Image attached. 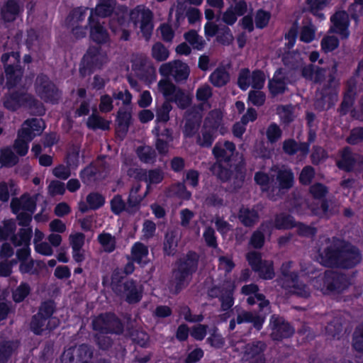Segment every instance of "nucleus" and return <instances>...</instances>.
<instances>
[{"mask_svg": "<svg viewBox=\"0 0 363 363\" xmlns=\"http://www.w3.org/2000/svg\"><path fill=\"white\" fill-rule=\"evenodd\" d=\"M94 331L100 334L121 335L124 324L113 312H105L95 316L91 320Z\"/></svg>", "mask_w": 363, "mask_h": 363, "instance_id": "nucleus-8", "label": "nucleus"}, {"mask_svg": "<svg viewBox=\"0 0 363 363\" xmlns=\"http://www.w3.org/2000/svg\"><path fill=\"white\" fill-rule=\"evenodd\" d=\"M246 260L253 272L258 274L264 280H271L275 277L274 262L262 259V254L257 251H250L246 254Z\"/></svg>", "mask_w": 363, "mask_h": 363, "instance_id": "nucleus-10", "label": "nucleus"}, {"mask_svg": "<svg viewBox=\"0 0 363 363\" xmlns=\"http://www.w3.org/2000/svg\"><path fill=\"white\" fill-rule=\"evenodd\" d=\"M76 359L77 363H90L93 357V350L87 344H82L77 349Z\"/></svg>", "mask_w": 363, "mask_h": 363, "instance_id": "nucleus-52", "label": "nucleus"}, {"mask_svg": "<svg viewBox=\"0 0 363 363\" xmlns=\"http://www.w3.org/2000/svg\"><path fill=\"white\" fill-rule=\"evenodd\" d=\"M254 179L255 183L261 186L263 191L269 192V197L272 199V186H270V183L272 179H271L269 174L264 172L259 171L255 174Z\"/></svg>", "mask_w": 363, "mask_h": 363, "instance_id": "nucleus-50", "label": "nucleus"}, {"mask_svg": "<svg viewBox=\"0 0 363 363\" xmlns=\"http://www.w3.org/2000/svg\"><path fill=\"white\" fill-rule=\"evenodd\" d=\"M116 0H99L94 9L91 10V14L96 17L107 18L111 16L116 11Z\"/></svg>", "mask_w": 363, "mask_h": 363, "instance_id": "nucleus-29", "label": "nucleus"}, {"mask_svg": "<svg viewBox=\"0 0 363 363\" xmlns=\"http://www.w3.org/2000/svg\"><path fill=\"white\" fill-rule=\"evenodd\" d=\"M294 173L291 169H279L275 179H272L274 184L271 189L272 200H277L291 188L294 184Z\"/></svg>", "mask_w": 363, "mask_h": 363, "instance_id": "nucleus-15", "label": "nucleus"}, {"mask_svg": "<svg viewBox=\"0 0 363 363\" xmlns=\"http://www.w3.org/2000/svg\"><path fill=\"white\" fill-rule=\"evenodd\" d=\"M32 235L33 230L31 228H20L18 234L14 235L11 238V242L16 247L21 245L29 246Z\"/></svg>", "mask_w": 363, "mask_h": 363, "instance_id": "nucleus-39", "label": "nucleus"}, {"mask_svg": "<svg viewBox=\"0 0 363 363\" xmlns=\"http://www.w3.org/2000/svg\"><path fill=\"white\" fill-rule=\"evenodd\" d=\"M274 227L277 230H288L295 227L293 217L284 213L277 214L274 220Z\"/></svg>", "mask_w": 363, "mask_h": 363, "instance_id": "nucleus-43", "label": "nucleus"}, {"mask_svg": "<svg viewBox=\"0 0 363 363\" xmlns=\"http://www.w3.org/2000/svg\"><path fill=\"white\" fill-rule=\"evenodd\" d=\"M129 19L135 26L140 23V32L146 40L150 38L154 26L153 13L150 9L145 8L143 6H137L130 11Z\"/></svg>", "mask_w": 363, "mask_h": 363, "instance_id": "nucleus-11", "label": "nucleus"}, {"mask_svg": "<svg viewBox=\"0 0 363 363\" xmlns=\"http://www.w3.org/2000/svg\"><path fill=\"white\" fill-rule=\"evenodd\" d=\"M233 40V35L230 28L220 25L219 32L216 35V40L221 45H230Z\"/></svg>", "mask_w": 363, "mask_h": 363, "instance_id": "nucleus-61", "label": "nucleus"}, {"mask_svg": "<svg viewBox=\"0 0 363 363\" xmlns=\"http://www.w3.org/2000/svg\"><path fill=\"white\" fill-rule=\"evenodd\" d=\"M56 305L53 300L42 301L38 312L31 317L30 329L35 335H42L48 330L52 332L60 325V320L54 317Z\"/></svg>", "mask_w": 363, "mask_h": 363, "instance_id": "nucleus-4", "label": "nucleus"}, {"mask_svg": "<svg viewBox=\"0 0 363 363\" xmlns=\"http://www.w3.org/2000/svg\"><path fill=\"white\" fill-rule=\"evenodd\" d=\"M184 38L194 49L201 50L204 47L205 41L202 37L199 36L197 31L194 29L184 33Z\"/></svg>", "mask_w": 363, "mask_h": 363, "instance_id": "nucleus-46", "label": "nucleus"}, {"mask_svg": "<svg viewBox=\"0 0 363 363\" xmlns=\"http://www.w3.org/2000/svg\"><path fill=\"white\" fill-rule=\"evenodd\" d=\"M35 91L45 103L57 104L62 97V91L49 77L44 74L38 75L35 81Z\"/></svg>", "mask_w": 363, "mask_h": 363, "instance_id": "nucleus-9", "label": "nucleus"}, {"mask_svg": "<svg viewBox=\"0 0 363 363\" xmlns=\"http://www.w3.org/2000/svg\"><path fill=\"white\" fill-rule=\"evenodd\" d=\"M235 284L231 281H227V289H225L224 293L218 299L223 311H228L233 306L235 303Z\"/></svg>", "mask_w": 363, "mask_h": 363, "instance_id": "nucleus-34", "label": "nucleus"}, {"mask_svg": "<svg viewBox=\"0 0 363 363\" xmlns=\"http://www.w3.org/2000/svg\"><path fill=\"white\" fill-rule=\"evenodd\" d=\"M158 89L166 99L169 101L173 97L179 87L174 85L168 78L160 79L158 82Z\"/></svg>", "mask_w": 363, "mask_h": 363, "instance_id": "nucleus-42", "label": "nucleus"}, {"mask_svg": "<svg viewBox=\"0 0 363 363\" xmlns=\"http://www.w3.org/2000/svg\"><path fill=\"white\" fill-rule=\"evenodd\" d=\"M3 106L11 112H16L23 108L29 111L32 116H43L45 108L42 102L32 94L24 89L9 90L2 98Z\"/></svg>", "mask_w": 363, "mask_h": 363, "instance_id": "nucleus-3", "label": "nucleus"}, {"mask_svg": "<svg viewBox=\"0 0 363 363\" xmlns=\"http://www.w3.org/2000/svg\"><path fill=\"white\" fill-rule=\"evenodd\" d=\"M199 127L200 121L194 118H187L183 129L184 136L186 138H193L198 132Z\"/></svg>", "mask_w": 363, "mask_h": 363, "instance_id": "nucleus-58", "label": "nucleus"}, {"mask_svg": "<svg viewBox=\"0 0 363 363\" xmlns=\"http://www.w3.org/2000/svg\"><path fill=\"white\" fill-rule=\"evenodd\" d=\"M148 255L147 246L143 242H136L131 247L130 257H128V259H133V262H135L141 267H144L148 263Z\"/></svg>", "mask_w": 363, "mask_h": 363, "instance_id": "nucleus-25", "label": "nucleus"}, {"mask_svg": "<svg viewBox=\"0 0 363 363\" xmlns=\"http://www.w3.org/2000/svg\"><path fill=\"white\" fill-rule=\"evenodd\" d=\"M178 242L176 235L173 233H166L163 244V252L165 255L173 256L177 252Z\"/></svg>", "mask_w": 363, "mask_h": 363, "instance_id": "nucleus-49", "label": "nucleus"}, {"mask_svg": "<svg viewBox=\"0 0 363 363\" xmlns=\"http://www.w3.org/2000/svg\"><path fill=\"white\" fill-rule=\"evenodd\" d=\"M282 135V130L274 122L271 123L266 130V136L269 143L274 144L278 142Z\"/></svg>", "mask_w": 363, "mask_h": 363, "instance_id": "nucleus-60", "label": "nucleus"}, {"mask_svg": "<svg viewBox=\"0 0 363 363\" xmlns=\"http://www.w3.org/2000/svg\"><path fill=\"white\" fill-rule=\"evenodd\" d=\"M111 211L116 215L119 216L123 212L128 213L127 203L123 199L121 194H116L110 201Z\"/></svg>", "mask_w": 363, "mask_h": 363, "instance_id": "nucleus-48", "label": "nucleus"}, {"mask_svg": "<svg viewBox=\"0 0 363 363\" xmlns=\"http://www.w3.org/2000/svg\"><path fill=\"white\" fill-rule=\"evenodd\" d=\"M86 203L91 210H98L105 203V197L99 192H91L86 196Z\"/></svg>", "mask_w": 363, "mask_h": 363, "instance_id": "nucleus-57", "label": "nucleus"}, {"mask_svg": "<svg viewBox=\"0 0 363 363\" xmlns=\"http://www.w3.org/2000/svg\"><path fill=\"white\" fill-rule=\"evenodd\" d=\"M21 12V7L17 0H7L0 11L1 18L6 23L13 22Z\"/></svg>", "mask_w": 363, "mask_h": 363, "instance_id": "nucleus-26", "label": "nucleus"}, {"mask_svg": "<svg viewBox=\"0 0 363 363\" xmlns=\"http://www.w3.org/2000/svg\"><path fill=\"white\" fill-rule=\"evenodd\" d=\"M352 347L356 351L363 352V323L357 327L354 332Z\"/></svg>", "mask_w": 363, "mask_h": 363, "instance_id": "nucleus-64", "label": "nucleus"}, {"mask_svg": "<svg viewBox=\"0 0 363 363\" xmlns=\"http://www.w3.org/2000/svg\"><path fill=\"white\" fill-rule=\"evenodd\" d=\"M159 72L161 76L166 78L172 76L175 82L179 84L187 80L190 68L186 63L177 60L161 65Z\"/></svg>", "mask_w": 363, "mask_h": 363, "instance_id": "nucleus-13", "label": "nucleus"}, {"mask_svg": "<svg viewBox=\"0 0 363 363\" xmlns=\"http://www.w3.org/2000/svg\"><path fill=\"white\" fill-rule=\"evenodd\" d=\"M45 124L42 118H30L23 121L21 128L18 130L17 138L31 142L36 136L40 135Z\"/></svg>", "mask_w": 363, "mask_h": 363, "instance_id": "nucleus-17", "label": "nucleus"}, {"mask_svg": "<svg viewBox=\"0 0 363 363\" xmlns=\"http://www.w3.org/2000/svg\"><path fill=\"white\" fill-rule=\"evenodd\" d=\"M97 240L106 252L111 253L115 250L116 242L111 233L103 232L98 235Z\"/></svg>", "mask_w": 363, "mask_h": 363, "instance_id": "nucleus-47", "label": "nucleus"}, {"mask_svg": "<svg viewBox=\"0 0 363 363\" xmlns=\"http://www.w3.org/2000/svg\"><path fill=\"white\" fill-rule=\"evenodd\" d=\"M88 26L89 28V38L99 47L110 42V35L107 29L101 24L96 17L90 15L88 18Z\"/></svg>", "mask_w": 363, "mask_h": 363, "instance_id": "nucleus-19", "label": "nucleus"}, {"mask_svg": "<svg viewBox=\"0 0 363 363\" xmlns=\"http://www.w3.org/2000/svg\"><path fill=\"white\" fill-rule=\"evenodd\" d=\"M326 241L328 245L320 253V262L323 265L350 269L361 262L360 252L354 245L334 238Z\"/></svg>", "mask_w": 363, "mask_h": 363, "instance_id": "nucleus-1", "label": "nucleus"}, {"mask_svg": "<svg viewBox=\"0 0 363 363\" xmlns=\"http://www.w3.org/2000/svg\"><path fill=\"white\" fill-rule=\"evenodd\" d=\"M172 106L169 101H164L161 105L156 106L155 121V125L167 123L169 121V113L172 110Z\"/></svg>", "mask_w": 363, "mask_h": 363, "instance_id": "nucleus-38", "label": "nucleus"}, {"mask_svg": "<svg viewBox=\"0 0 363 363\" xmlns=\"http://www.w3.org/2000/svg\"><path fill=\"white\" fill-rule=\"evenodd\" d=\"M362 164L363 155L352 153L348 147L342 150L340 159L337 161V167L347 172L352 171L356 165L362 167Z\"/></svg>", "mask_w": 363, "mask_h": 363, "instance_id": "nucleus-21", "label": "nucleus"}, {"mask_svg": "<svg viewBox=\"0 0 363 363\" xmlns=\"http://www.w3.org/2000/svg\"><path fill=\"white\" fill-rule=\"evenodd\" d=\"M240 223L246 228H252L259 221V213L255 208L242 206L238 213Z\"/></svg>", "mask_w": 363, "mask_h": 363, "instance_id": "nucleus-28", "label": "nucleus"}, {"mask_svg": "<svg viewBox=\"0 0 363 363\" xmlns=\"http://www.w3.org/2000/svg\"><path fill=\"white\" fill-rule=\"evenodd\" d=\"M107 55L101 47L90 45L83 55L79 67V74L82 78L92 74L100 69L106 61Z\"/></svg>", "mask_w": 363, "mask_h": 363, "instance_id": "nucleus-6", "label": "nucleus"}, {"mask_svg": "<svg viewBox=\"0 0 363 363\" xmlns=\"http://www.w3.org/2000/svg\"><path fill=\"white\" fill-rule=\"evenodd\" d=\"M18 347V342L11 340H0V363H8Z\"/></svg>", "mask_w": 363, "mask_h": 363, "instance_id": "nucleus-32", "label": "nucleus"}, {"mask_svg": "<svg viewBox=\"0 0 363 363\" xmlns=\"http://www.w3.org/2000/svg\"><path fill=\"white\" fill-rule=\"evenodd\" d=\"M340 206V203L335 199H323L320 207V215L322 217L328 218L339 213Z\"/></svg>", "mask_w": 363, "mask_h": 363, "instance_id": "nucleus-35", "label": "nucleus"}, {"mask_svg": "<svg viewBox=\"0 0 363 363\" xmlns=\"http://www.w3.org/2000/svg\"><path fill=\"white\" fill-rule=\"evenodd\" d=\"M19 161L16 155L9 148L1 149L0 152V163L4 167H13Z\"/></svg>", "mask_w": 363, "mask_h": 363, "instance_id": "nucleus-51", "label": "nucleus"}, {"mask_svg": "<svg viewBox=\"0 0 363 363\" xmlns=\"http://www.w3.org/2000/svg\"><path fill=\"white\" fill-rule=\"evenodd\" d=\"M209 82L215 87H223L230 81V74L222 67H217L209 76Z\"/></svg>", "mask_w": 363, "mask_h": 363, "instance_id": "nucleus-33", "label": "nucleus"}, {"mask_svg": "<svg viewBox=\"0 0 363 363\" xmlns=\"http://www.w3.org/2000/svg\"><path fill=\"white\" fill-rule=\"evenodd\" d=\"M98 172L97 167L90 164L80 172L79 175L82 182L86 185H89L95 181Z\"/></svg>", "mask_w": 363, "mask_h": 363, "instance_id": "nucleus-54", "label": "nucleus"}, {"mask_svg": "<svg viewBox=\"0 0 363 363\" xmlns=\"http://www.w3.org/2000/svg\"><path fill=\"white\" fill-rule=\"evenodd\" d=\"M144 288L137 280L128 278L120 289L115 293L130 305L138 303L143 298Z\"/></svg>", "mask_w": 363, "mask_h": 363, "instance_id": "nucleus-14", "label": "nucleus"}, {"mask_svg": "<svg viewBox=\"0 0 363 363\" xmlns=\"http://www.w3.org/2000/svg\"><path fill=\"white\" fill-rule=\"evenodd\" d=\"M16 224L12 219L4 220L2 225H0V241H6L16 235Z\"/></svg>", "mask_w": 363, "mask_h": 363, "instance_id": "nucleus-41", "label": "nucleus"}, {"mask_svg": "<svg viewBox=\"0 0 363 363\" xmlns=\"http://www.w3.org/2000/svg\"><path fill=\"white\" fill-rule=\"evenodd\" d=\"M285 39L288 40L286 43L285 52L282 57V62L286 66H289L291 69H295V50H290L295 45V21L291 23L289 32L285 35Z\"/></svg>", "mask_w": 363, "mask_h": 363, "instance_id": "nucleus-23", "label": "nucleus"}, {"mask_svg": "<svg viewBox=\"0 0 363 363\" xmlns=\"http://www.w3.org/2000/svg\"><path fill=\"white\" fill-rule=\"evenodd\" d=\"M144 197L145 196H141L140 195L129 194L127 200V206L129 215H135L140 210L141 202L143 201Z\"/></svg>", "mask_w": 363, "mask_h": 363, "instance_id": "nucleus-62", "label": "nucleus"}, {"mask_svg": "<svg viewBox=\"0 0 363 363\" xmlns=\"http://www.w3.org/2000/svg\"><path fill=\"white\" fill-rule=\"evenodd\" d=\"M271 328L270 337L274 341H281L290 337L294 333V329L289 322L283 317L272 315L269 320Z\"/></svg>", "mask_w": 363, "mask_h": 363, "instance_id": "nucleus-18", "label": "nucleus"}, {"mask_svg": "<svg viewBox=\"0 0 363 363\" xmlns=\"http://www.w3.org/2000/svg\"><path fill=\"white\" fill-rule=\"evenodd\" d=\"M338 82L335 77L331 76L328 79V84L320 90H318L315 94L314 106L318 111H323L330 108L337 100L336 88Z\"/></svg>", "mask_w": 363, "mask_h": 363, "instance_id": "nucleus-12", "label": "nucleus"}, {"mask_svg": "<svg viewBox=\"0 0 363 363\" xmlns=\"http://www.w3.org/2000/svg\"><path fill=\"white\" fill-rule=\"evenodd\" d=\"M133 342L141 347L146 348L149 345V335L140 330H133L130 334Z\"/></svg>", "mask_w": 363, "mask_h": 363, "instance_id": "nucleus-55", "label": "nucleus"}, {"mask_svg": "<svg viewBox=\"0 0 363 363\" xmlns=\"http://www.w3.org/2000/svg\"><path fill=\"white\" fill-rule=\"evenodd\" d=\"M169 55V50L162 43L157 42L152 45V56L157 62L165 61Z\"/></svg>", "mask_w": 363, "mask_h": 363, "instance_id": "nucleus-56", "label": "nucleus"}, {"mask_svg": "<svg viewBox=\"0 0 363 363\" xmlns=\"http://www.w3.org/2000/svg\"><path fill=\"white\" fill-rule=\"evenodd\" d=\"M174 102L182 110L187 108L191 104V98L183 89L179 88L173 97L169 99V103Z\"/></svg>", "mask_w": 363, "mask_h": 363, "instance_id": "nucleus-45", "label": "nucleus"}, {"mask_svg": "<svg viewBox=\"0 0 363 363\" xmlns=\"http://www.w3.org/2000/svg\"><path fill=\"white\" fill-rule=\"evenodd\" d=\"M45 124L42 118H30L23 121L21 128L18 130L17 138L31 142L36 136L40 135Z\"/></svg>", "mask_w": 363, "mask_h": 363, "instance_id": "nucleus-16", "label": "nucleus"}, {"mask_svg": "<svg viewBox=\"0 0 363 363\" xmlns=\"http://www.w3.org/2000/svg\"><path fill=\"white\" fill-rule=\"evenodd\" d=\"M125 274L119 269H115L111 277V287L113 293L118 291L127 279Z\"/></svg>", "mask_w": 363, "mask_h": 363, "instance_id": "nucleus-63", "label": "nucleus"}, {"mask_svg": "<svg viewBox=\"0 0 363 363\" xmlns=\"http://www.w3.org/2000/svg\"><path fill=\"white\" fill-rule=\"evenodd\" d=\"M282 69H278L275 71L273 78L269 80L268 88L273 96L284 93L286 89V83Z\"/></svg>", "mask_w": 363, "mask_h": 363, "instance_id": "nucleus-27", "label": "nucleus"}, {"mask_svg": "<svg viewBox=\"0 0 363 363\" xmlns=\"http://www.w3.org/2000/svg\"><path fill=\"white\" fill-rule=\"evenodd\" d=\"M131 121V112L119 108L116 118L117 130L125 135L128 131Z\"/></svg>", "mask_w": 363, "mask_h": 363, "instance_id": "nucleus-37", "label": "nucleus"}, {"mask_svg": "<svg viewBox=\"0 0 363 363\" xmlns=\"http://www.w3.org/2000/svg\"><path fill=\"white\" fill-rule=\"evenodd\" d=\"M135 152L140 161L144 164H153L156 162L157 153L151 146H139Z\"/></svg>", "mask_w": 363, "mask_h": 363, "instance_id": "nucleus-36", "label": "nucleus"}, {"mask_svg": "<svg viewBox=\"0 0 363 363\" xmlns=\"http://www.w3.org/2000/svg\"><path fill=\"white\" fill-rule=\"evenodd\" d=\"M271 18L270 12L259 9L256 11L255 16V26L258 29H263L267 26Z\"/></svg>", "mask_w": 363, "mask_h": 363, "instance_id": "nucleus-59", "label": "nucleus"}, {"mask_svg": "<svg viewBox=\"0 0 363 363\" xmlns=\"http://www.w3.org/2000/svg\"><path fill=\"white\" fill-rule=\"evenodd\" d=\"M223 121V114L219 110L211 111L204 119L203 128L216 133Z\"/></svg>", "mask_w": 363, "mask_h": 363, "instance_id": "nucleus-31", "label": "nucleus"}, {"mask_svg": "<svg viewBox=\"0 0 363 363\" xmlns=\"http://www.w3.org/2000/svg\"><path fill=\"white\" fill-rule=\"evenodd\" d=\"M301 74L306 79L320 83L325 79L326 69L311 64L302 68Z\"/></svg>", "mask_w": 363, "mask_h": 363, "instance_id": "nucleus-30", "label": "nucleus"}, {"mask_svg": "<svg viewBox=\"0 0 363 363\" xmlns=\"http://www.w3.org/2000/svg\"><path fill=\"white\" fill-rule=\"evenodd\" d=\"M267 345L261 340H255L247 343L245 347V356L250 360L249 363H266L264 351Z\"/></svg>", "mask_w": 363, "mask_h": 363, "instance_id": "nucleus-20", "label": "nucleus"}, {"mask_svg": "<svg viewBox=\"0 0 363 363\" xmlns=\"http://www.w3.org/2000/svg\"><path fill=\"white\" fill-rule=\"evenodd\" d=\"M24 69L21 65H6L4 72L6 79V87L8 90L15 88L21 81Z\"/></svg>", "mask_w": 363, "mask_h": 363, "instance_id": "nucleus-24", "label": "nucleus"}, {"mask_svg": "<svg viewBox=\"0 0 363 363\" xmlns=\"http://www.w3.org/2000/svg\"><path fill=\"white\" fill-rule=\"evenodd\" d=\"M333 26L330 28L332 32L338 33L342 38H347L349 36V16L343 11H337L331 16L330 18Z\"/></svg>", "mask_w": 363, "mask_h": 363, "instance_id": "nucleus-22", "label": "nucleus"}, {"mask_svg": "<svg viewBox=\"0 0 363 363\" xmlns=\"http://www.w3.org/2000/svg\"><path fill=\"white\" fill-rule=\"evenodd\" d=\"M86 126L91 130L100 129L102 130H108L110 129V122L97 113H93L86 122Z\"/></svg>", "mask_w": 363, "mask_h": 363, "instance_id": "nucleus-40", "label": "nucleus"}, {"mask_svg": "<svg viewBox=\"0 0 363 363\" xmlns=\"http://www.w3.org/2000/svg\"><path fill=\"white\" fill-rule=\"evenodd\" d=\"M30 287L29 284L26 282H21L12 292L13 301L16 303H21L30 294Z\"/></svg>", "mask_w": 363, "mask_h": 363, "instance_id": "nucleus-53", "label": "nucleus"}, {"mask_svg": "<svg viewBox=\"0 0 363 363\" xmlns=\"http://www.w3.org/2000/svg\"><path fill=\"white\" fill-rule=\"evenodd\" d=\"M313 281L314 286L324 293H340L350 284L346 275L331 270L326 271L323 275L313 279Z\"/></svg>", "mask_w": 363, "mask_h": 363, "instance_id": "nucleus-7", "label": "nucleus"}, {"mask_svg": "<svg viewBox=\"0 0 363 363\" xmlns=\"http://www.w3.org/2000/svg\"><path fill=\"white\" fill-rule=\"evenodd\" d=\"M217 135V133L202 127L201 135H199L197 136L196 143L201 147L209 148L212 146Z\"/></svg>", "mask_w": 363, "mask_h": 363, "instance_id": "nucleus-44", "label": "nucleus"}, {"mask_svg": "<svg viewBox=\"0 0 363 363\" xmlns=\"http://www.w3.org/2000/svg\"><path fill=\"white\" fill-rule=\"evenodd\" d=\"M200 255L194 250H189L178 258L172 269V285L176 294L186 289L191 282L199 269Z\"/></svg>", "mask_w": 363, "mask_h": 363, "instance_id": "nucleus-2", "label": "nucleus"}, {"mask_svg": "<svg viewBox=\"0 0 363 363\" xmlns=\"http://www.w3.org/2000/svg\"><path fill=\"white\" fill-rule=\"evenodd\" d=\"M245 162L241 158L237 163L233 160L229 162H216L210 167V171L222 182H227L232 178L235 184L242 185L246 177Z\"/></svg>", "mask_w": 363, "mask_h": 363, "instance_id": "nucleus-5", "label": "nucleus"}]
</instances>
